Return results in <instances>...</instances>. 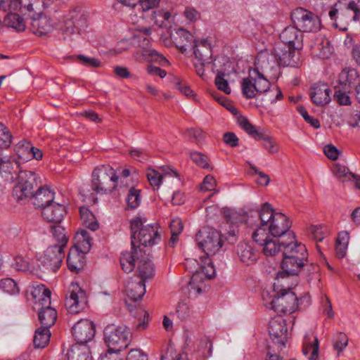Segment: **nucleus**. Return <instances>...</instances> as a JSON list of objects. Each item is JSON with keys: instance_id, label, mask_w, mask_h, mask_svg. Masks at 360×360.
Segmentation results:
<instances>
[{"instance_id": "e2e57ef3", "label": "nucleus", "mask_w": 360, "mask_h": 360, "mask_svg": "<svg viewBox=\"0 0 360 360\" xmlns=\"http://www.w3.org/2000/svg\"><path fill=\"white\" fill-rule=\"evenodd\" d=\"M217 181L211 175H207L200 185V190L203 191H211L215 189Z\"/></svg>"}, {"instance_id": "393cba45", "label": "nucleus", "mask_w": 360, "mask_h": 360, "mask_svg": "<svg viewBox=\"0 0 360 360\" xmlns=\"http://www.w3.org/2000/svg\"><path fill=\"white\" fill-rule=\"evenodd\" d=\"M125 294L127 297L133 302L141 300L146 293L145 282L139 278H131L127 281L125 285Z\"/></svg>"}, {"instance_id": "cd10ccee", "label": "nucleus", "mask_w": 360, "mask_h": 360, "mask_svg": "<svg viewBox=\"0 0 360 360\" xmlns=\"http://www.w3.org/2000/svg\"><path fill=\"white\" fill-rule=\"evenodd\" d=\"M237 254L241 262L246 265H252L255 264L258 257V252L248 243H240L237 246Z\"/></svg>"}, {"instance_id": "603ef678", "label": "nucleus", "mask_w": 360, "mask_h": 360, "mask_svg": "<svg viewBox=\"0 0 360 360\" xmlns=\"http://www.w3.org/2000/svg\"><path fill=\"white\" fill-rule=\"evenodd\" d=\"M191 160L199 167L203 169H212V167L208 162V158L204 154L199 152H191L190 153Z\"/></svg>"}, {"instance_id": "6e6552de", "label": "nucleus", "mask_w": 360, "mask_h": 360, "mask_svg": "<svg viewBox=\"0 0 360 360\" xmlns=\"http://www.w3.org/2000/svg\"><path fill=\"white\" fill-rule=\"evenodd\" d=\"M265 74L267 75L259 65L250 69L249 76L243 79L241 83L242 94L245 98H253L257 94H263L269 89L270 82L265 77Z\"/></svg>"}, {"instance_id": "f03ea898", "label": "nucleus", "mask_w": 360, "mask_h": 360, "mask_svg": "<svg viewBox=\"0 0 360 360\" xmlns=\"http://www.w3.org/2000/svg\"><path fill=\"white\" fill-rule=\"evenodd\" d=\"M295 50L297 49L288 46L276 44L271 54L258 56L255 65H259L262 72L270 77H276L281 65L296 67L299 65V56Z\"/></svg>"}, {"instance_id": "bf43d9fd", "label": "nucleus", "mask_w": 360, "mask_h": 360, "mask_svg": "<svg viewBox=\"0 0 360 360\" xmlns=\"http://www.w3.org/2000/svg\"><path fill=\"white\" fill-rule=\"evenodd\" d=\"M347 344L348 338L346 334L343 333H339L336 336L333 347L335 349H336L338 353H340L344 350V349L347 346Z\"/></svg>"}, {"instance_id": "2f4dec72", "label": "nucleus", "mask_w": 360, "mask_h": 360, "mask_svg": "<svg viewBox=\"0 0 360 360\" xmlns=\"http://www.w3.org/2000/svg\"><path fill=\"white\" fill-rule=\"evenodd\" d=\"M89 348L85 344L73 345L67 352L68 360H91Z\"/></svg>"}, {"instance_id": "774afa93", "label": "nucleus", "mask_w": 360, "mask_h": 360, "mask_svg": "<svg viewBox=\"0 0 360 360\" xmlns=\"http://www.w3.org/2000/svg\"><path fill=\"white\" fill-rule=\"evenodd\" d=\"M126 360H148L147 356L139 349H131Z\"/></svg>"}, {"instance_id": "ddd939ff", "label": "nucleus", "mask_w": 360, "mask_h": 360, "mask_svg": "<svg viewBox=\"0 0 360 360\" xmlns=\"http://www.w3.org/2000/svg\"><path fill=\"white\" fill-rule=\"evenodd\" d=\"M64 257V248L60 245H53L46 248L39 260L47 270L56 272L60 267Z\"/></svg>"}, {"instance_id": "b1692460", "label": "nucleus", "mask_w": 360, "mask_h": 360, "mask_svg": "<svg viewBox=\"0 0 360 360\" xmlns=\"http://www.w3.org/2000/svg\"><path fill=\"white\" fill-rule=\"evenodd\" d=\"M53 23L50 18L45 15L40 14L37 18H32L30 22V31L39 36H45L52 32Z\"/></svg>"}, {"instance_id": "c756f323", "label": "nucleus", "mask_w": 360, "mask_h": 360, "mask_svg": "<svg viewBox=\"0 0 360 360\" xmlns=\"http://www.w3.org/2000/svg\"><path fill=\"white\" fill-rule=\"evenodd\" d=\"M211 256H201L200 257V263L196 260H187L186 262V268H188V265L191 263H197L200 265V270L196 269L193 270L198 271L201 274V277L204 275L207 278H212L215 276V269L213 266V263L212 259L210 258Z\"/></svg>"}, {"instance_id": "2eb2a0df", "label": "nucleus", "mask_w": 360, "mask_h": 360, "mask_svg": "<svg viewBox=\"0 0 360 360\" xmlns=\"http://www.w3.org/2000/svg\"><path fill=\"white\" fill-rule=\"evenodd\" d=\"M69 294L65 300V306L70 313L78 314L87 304L86 292L77 283H72L69 288Z\"/></svg>"}, {"instance_id": "4468645a", "label": "nucleus", "mask_w": 360, "mask_h": 360, "mask_svg": "<svg viewBox=\"0 0 360 360\" xmlns=\"http://www.w3.org/2000/svg\"><path fill=\"white\" fill-rule=\"evenodd\" d=\"M307 260L295 258L294 256L283 255V261L281 263V268L283 271L278 272L276 276V280L277 281V285H283L280 283V280H287L288 281L290 275H297L299 272L304 266H307Z\"/></svg>"}, {"instance_id": "864d4df0", "label": "nucleus", "mask_w": 360, "mask_h": 360, "mask_svg": "<svg viewBox=\"0 0 360 360\" xmlns=\"http://www.w3.org/2000/svg\"><path fill=\"white\" fill-rule=\"evenodd\" d=\"M328 14L330 19L335 22L334 24L338 26L336 24L338 19L340 20H345L342 1H338L334 6L330 8Z\"/></svg>"}, {"instance_id": "58836bf2", "label": "nucleus", "mask_w": 360, "mask_h": 360, "mask_svg": "<svg viewBox=\"0 0 360 360\" xmlns=\"http://www.w3.org/2000/svg\"><path fill=\"white\" fill-rule=\"evenodd\" d=\"M188 288L190 296L193 297L202 293V290L205 288L203 278L201 277L200 273L198 271H194L190 282L188 283Z\"/></svg>"}, {"instance_id": "f3484780", "label": "nucleus", "mask_w": 360, "mask_h": 360, "mask_svg": "<svg viewBox=\"0 0 360 360\" xmlns=\"http://www.w3.org/2000/svg\"><path fill=\"white\" fill-rule=\"evenodd\" d=\"M142 55L143 60L148 63L146 71L149 75L158 76L160 78H164L167 75L165 70L152 64V63H157L162 66L169 65L168 60L163 55L155 50H144Z\"/></svg>"}, {"instance_id": "a878e982", "label": "nucleus", "mask_w": 360, "mask_h": 360, "mask_svg": "<svg viewBox=\"0 0 360 360\" xmlns=\"http://www.w3.org/2000/svg\"><path fill=\"white\" fill-rule=\"evenodd\" d=\"M285 245L283 255L286 256H294L295 258L306 259L307 260V250L304 245L301 243H298L295 239V235H293L292 240H286L285 243H282Z\"/></svg>"}, {"instance_id": "6ab92c4d", "label": "nucleus", "mask_w": 360, "mask_h": 360, "mask_svg": "<svg viewBox=\"0 0 360 360\" xmlns=\"http://www.w3.org/2000/svg\"><path fill=\"white\" fill-rule=\"evenodd\" d=\"M287 332L288 328L283 319L278 317L270 320L269 333L274 342L281 346H285L287 340Z\"/></svg>"}, {"instance_id": "473e14b6", "label": "nucleus", "mask_w": 360, "mask_h": 360, "mask_svg": "<svg viewBox=\"0 0 360 360\" xmlns=\"http://www.w3.org/2000/svg\"><path fill=\"white\" fill-rule=\"evenodd\" d=\"M359 74L356 70L351 68H344L338 76V82L344 89L354 86Z\"/></svg>"}, {"instance_id": "0e129e2a", "label": "nucleus", "mask_w": 360, "mask_h": 360, "mask_svg": "<svg viewBox=\"0 0 360 360\" xmlns=\"http://www.w3.org/2000/svg\"><path fill=\"white\" fill-rule=\"evenodd\" d=\"M224 142L230 147L235 148L239 144V139L233 132H226L223 136Z\"/></svg>"}, {"instance_id": "72a5a7b5", "label": "nucleus", "mask_w": 360, "mask_h": 360, "mask_svg": "<svg viewBox=\"0 0 360 360\" xmlns=\"http://www.w3.org/2000/svg\"><path fill=\"white\" fill-rule=\"evenodd\" d=\"M285 239L271 237L261 245L262 247V252L266 256L270 257L276 255L279 252H283L285 245L282 243H285Z\"/></svg>"}, {"instance_id": "3c124183", "label": "nucleus", "mask_w": 360, "mask_h": 360, "mask_svg": "<svg viewBox=\"0 0 360 360\" xmlns=\"http://www.w3.org/2000/svg\"><path fill=\"white\" fill-rule=\"evenodd\" d=\"M12 142V135L9 129L0 123V149L8 148Z\"/></svg>"}, {"instance_id": "7c9ffc66", "label": "nucleus", "mask_w": 360, "mask_h": 360, "mask_svg": "<svg viewBox=\"0 0 360 360\" xmlns=\"http://www.w3.org/2000/svg\"><path fill=\"white\" fill-rule=\"evenodd\" d=\"M137 259H135V261ZM139 260L138 264V269L139 272V279L146 282L147 279L152 278L155 275V268L151 260L148 257H144L141 254H139Z\"/></svg>"}, {"instance_id": "09e8293b", "label": "nucleus", "mask_w": 360, "mask_h": 360, "mask_svg": "<svg viewBox=\"0 0 360 360\" xmlns=\"http://www.w3.org/2000/svg\"><path fill=\"white\" fill-rule=\"evenodd\" d=\"M342 8L344 9L345 20L350 18L356 19L357 13L360 11L359 4L355 3L354 1L345 4L342 2Z\"/></svg>"}, {"instance_id": "8fccbe9b", "label": "nucleus", "mask_w": 360, "mask_h": 360, "mask_svg": "<svg viewBox=\"0 0 360 360\" xmlns=\"http://www.w3.org/2000/svg\"><path fill=\"white\" fill-rule=\"evenodd\" d=\"M0 289L10 295H15L19 292L17 283L11 278H3L0 281Z\"/></svg>"}, {"instance_id": "423d86ee", "label": "nucleus", "mask_w": 360, "mask_h": 360, "mask_svg": "<svg viewBox=\"0 0 360 360\" xmlns=\"http://www.w3.org/2000/svg\"><path fill=\"white\" fill-rule=\"evenodd\" d=\"M32 296L35 300L38 308V317L41 327L49 329L57 319V311L51 305V291L44 285H37L32 292Z\"/></svg>"}, {"instance_id": "37998d69", "label": "nucleus", "mask_w": 360, "mask_h": 360, "mask_svg": "<svg viewBox=\"0 0 360 360\" xmlns=\"http://www.w3.org/2000/svg\"><path fill=\"white\" fill-rule=\"evenodd\" d=\"M319 340L316 337L314 338L313 342H304L302 353L304 356H308L309 360H316L319 356Z\"/></svg>"}, {"instance_id": "c03bdc74", "label": "nucleus", "mask_w": 360, "mask_h": 360, "mask_svg": "<svg viewBox=\"0 0 360 360\" xmlns=\"http://www.w3.org/2000/svg\"><path fill=\"white\" fill-rule=\"evenodd\" d=\"M252 237L253 240L259 245H263L272 236L268 231L267 226H263L262 223L252 233Z\"/></svg>"}, {"instance_id": "f8f14e48", "label": "nucleus", "mask_w": 360, "mask_h": 360, "mask_svg": "<svg viewBox=\"0 0 360 360\" xmlns=\"http://www.w3.org/2000/svg\"><path fill=\"white\" fill-rule=\"evenodd\" d=\"M237 122L238 125L255 140H263V146L269 153L274 154L278 152L279 147L278 144L269 135L266 129L261 128L257 129L243 116L238 117Z\"/></svg>"}, {"instance_id": "a18cd8bd", "label": "nucleus", "mask_w": 360, "mask_h": 360, "mask_svg": "<svg viewBox=\"0 0 360 360\" xmlns=\"http://www.w3.org/2000/svg\"><path fill=\"white\" fill-rule=\"evenodd\" d=\"M51 231L53 238L58 242L56 245H60L62 248L66 247L68 242V236L65 229L60 225L51 226Z\"/></svg>"}, {"instance_id": "aec40b11", "label": "nucleus", "mask_w": 360, "mask_h": 360, "mask_svg": "<svg viewBox=\"0 0 360 360\" xmlns=\"http://www.w3.org/2000/svg\"><path fill=\"white\" fill-rule=\"evenodd\" d=\"M330 93L331 89L324 82L315 83L310 88V98L313 103L317 106L328 104L331 100Z\"/></svg>"}, {"instance_id": "0eeeda50", "label": "nucleus", "mask_w": 360, "mask_h": 360, "mask_svg": "<svg viewBox=\"0 0 360 360\" xmlns=\"http://www.w3.org/2000/svg\"><path fill=\"white\" fill-rule=\"evenodd\" d=\"M280 284L283 285H277V281L274 283V289L277 291L276 295L272 299L267 307L274 310L277 313L291 314L294 312L298 307V299L292 288L289 286L287 280H280Z\"/></svg>"}, {"instance_id": "f704fd0d", "label": "nucleus", "mask_w": 360, "mask_h": 360, "mask_svg": "<svg viewBox=\"0 0 360 360\" xmlns=\"http://www.w3.org/2000/svg\"><path fill=\"white\" fill-rule=\"evenodd\" d=\"M67 265L70 271L78 273L84 266L83 254L77 250L70 249L67 257Z\"/></svg>"}, {"instance_id": "39448f33", "label": "nucleus", "mask_w": 360, "mask_h": 360, "mask_svg": "<svg viewBox=\"0 0 360 360\" xmlns=\"http://www.w3.org/2000/svg\"><path fill=\"white\" fill-rule=\"evenodd\" d=\"M119 176L110 165L96 166L91 174V189L96 194H108L118 186Z\"/></svg>"}, {"instance_id": "e433bc0d", "label": "nucleus", "mask_w": 360, "mask_h": 360, "mask_svg": "<svg viewBox=\"0 0 360 360\" xmlns=\"http://www.w3.org/2000/svg\"><path fill=\"white\" fill-rule=\"evenodd\" d=\"M91 238L89 233L85 230L77 232L75 236V248L82 254L87 253L91 247Z\"/></svg>"}, {"instance_id": "49530a36", "label": "nucleus", "mask_w": 360, "mask_h": 360, "mask_svg": "<svg viewBox=\"0 0 360 360\" xmlns=\"http://www.w3.org/2000/svg\"><path fill=\"white\" fill-rule=\"evenodd\" d=\"M127 202L128 209L134 210L138 207L141 202V190L131 188L127 195Z\"/></svg>"}, {"instance_id": "5701e85b", "label": "nucleus", "mask_w": 360, "mask_h": 360, "mask_svg": "<svg viewBox=\"0 0 360 360\" xmlns=\"http://www.w3.org/2000/svg\"><path fill=\"white\" fill-rule=\"evenodd\" d=\"M160 171L152 168H148L146 170V176L150 185L154 190L158 189L162 181L166 176L178 177L176 171L167 167H162Z\"/></svg>"}, {"instance_id": "dca6fc26", "label": "nucleus", "mask_w": 360, "mask_h": 360, "mask_svg": "<svg viewBox=\"0 0 360 360\" xmlns=\"http://www.w3.org/2000/svg\"><path fill=\"white\" fill-rule=\"evenodd\" d=\"M21 171L20 162L14 156L0 152V176L5 181L13 182Z\"/></svg>"}, {"instance_id": "1a4fd4ad", "label": "nucleus", "mask_w": 360, "mask_h": 360, "mask_svg": "<svg viewBox=\"0 0 360 360\" xmlns=\"http://www.w3.org/2000/svg\"><path fill=\"white\" fill-rule=\"evenodd\" d=\"M195 240L199 248L204 252V256H214L222 250L223 236L215 229L202 228L196 234Z\"/></svg>"}, {"instance_id": "4d7b16f0", "label": "nucleus", "mask_w": 360, "mask_h": 360, "mask_svg": "<svg viewBox=\"0 0 360 360\" xmlns=\"http://www.w3.org/2000/svg\"><path fill=\"white\" fill-rule=\"evenodd\" d=\"M77 61L81 64L91 68H100L101 66V61L95 58H89L83 55L77 56Z\"/></svg>"}, {"instance_id": "de8ad7c7", "label": "nucleus", "mask_w": 360, "mask_h": 360, "mask_svg": "<svg viewBox=\"0 0 360 360\" xmlns=\"http://www.w3.org/2000/svg\"><path fill=\"white\" fill-rule=\"evenodd\" d=\"M307 233L316 242L322 241L328 235L327 229L321 225L309 226L307 229Z\"/></svg>"}, {"instance_id": "c9c22d12", "label": "nucleus", "mask_w": 360, "mask_h": 360, "mask_svg": "<svg viewBox=\"0 0 360 360\" xmlns=\"http://www.w3.org/2000/svg\"><path fill=\"white\" fill-rule=\"evenodd\" d=\"M0 9L4 11L20 10L21 12L25 11H32L34 10L32 3L23 4L21 0H0Z\"/></svg>"}, {"instance_id": "338daca9", "label": "nucleus", "mask_w": 360, "mask_h": 360, "mask_svg": "<svg viewBox=\"0 0 360 360\" xmlns=\"http://www.w3.org/2000/svg\"><path fill=\"white\" fill-rule=\"evenodd\" d=\"M160 0H138L139 6L143 11H147L154 8Z\"/></svg>"}, {"instance_id": "052dcab7", "label": "nucleus", "mask_w": 360, "mask_h": 360, "mask_svg": "<svg viewBox=\"0 0 360 360\" xmlns=\"http://www.w3.org/2000/svg\"><path fill=\"white\" fill-rule=\"evenodd\" d=\"M334 100L340 105H350L352 104L349 96L342 90H336Z\"/></svg>"}, {"instance_id": "680f3d73", "label": "nucleus", "mask_w": 360, "mask_h": 360, "mask_svg": "<svg viewBox=\"0 0 360 360\" xmlns=\"http://www.w3.org/2000/svg\"><path fill=\"white\" fill-rule=\"evenodd\" d=\"M177 316L181 320H186L190 316V309L185 302H179L176 309Z\"/></svg>"}, {"instance_id": "a19ab883", "label": "nucleus", "mask_w": 360, "mask_h": 360, "mask_svg": "<svg viewBox=\"0 0 360 360\" xmlns=\"http://www.w3.org/2000/svg\"><path fill=\"white\" fill-rule=\"evenodd\" d=\"M31 150H32V143L25 141H20L14 148L18 159L22 162L31 160Z\"/></svg>"}, {"instance_id": "69168bd1", "label": "nucleus", "mask_w": 360, "mask_h": 360, "mask_svg": "<svg viewBox=\"0 0 360 360\" xmlns=\"http://www.w3.org/2000/svg\"><path fill=\"white\" fill-rule=\"evenodd\" d=\"M12 266L17 271H25L29 267V263L21 256H17L14 258Z\"/></svg>"}, {"instance_id": "7ed1b4c3", "label": "nucleus", "mask_w": 360, "mask_h": 360, "mask_svg": "<svg viewBox=\"0 0 360 360\" xmlns=\"http://www.w3.org/2000/svg\"><path fill=\"white\" fill-rule=\"evenodd\" d=\"M103 336L108 349L101 355L100 360H118L119 353L129 346L132 333L126 326L108 324L103 330Z\"/></svg>"}, {"instance_id": "bb28decb", "label": "nucleus", "mask_w": 360, "mask_h": 360, "mask_svg": "<svg viewBox=\"0 0 360 360\" xmlns=\"http://www.w3.org/2000/svg\"><path fill=\"white\" fill-rule=\"evenodd\" d=\"M32 203L37 209H44L54 200V193L46 186H39L31 196Z\"/></svg>"}, {"instance_id": "5fc2aeb1", "label": "nucleus", "mask_w": 360, "mask_h": 360, "mask_svg": "<svg viewBox=\"0 0 360 360\" xmlns=\"http://www.w3.org/2000/svg\"><path fill=\"white\" fill-rule=\"evenodd\" d=\"M333 172L335 176L338 179H345V180H350L353 173L349 171V169L344 165L335 164L333 168Z\"/></svg>"}, {"instance_id": "79ce46f5", "label": "nucleus", "mask_w": 360, "mask_h": 360, "mask_svg": "<svg viewBox=\"0 0 360 360\" xmlns=\"http://www.w3.org/2000/svg\"><path fill=\"white\" fill-rule=\"evenodd\" d=\"M81 219L84 225L91 231L98 229V223L93 213L86 207H82L79 209Z\"/></svg>"}, {"instance_id": "9d476101", "label": "nucleus", "mask_w": 360, "mask_h": 360, "mask_svg": "<svg viewBox=\"0 0 360 360\" xmlns=\"http://www.w3.org/2000/svg\"><path fill=\"white\" fill-rule=\"evenodd\" d=\"M17 178L18 183L13 187V195L18 201L30 198L34 189L41 184L38 174L32 171L22 170Z\"/></svg>"}, {"instance_id": "c85d7f7f", "label": "nucleus", "mask_w": 360, "mask_h": 360, "mask_svg": "<svg viewBox=\"0 0 360 360\" xmlns=\"http://www.w3.org/2000/svg\"><path fill=\"white\" fill-rule=\"evenodd\" d=\"M193 53L196 60L203 61L204 63H212V48L207 39L200 41H195Z\"/></svg>"}, {"instance_id": "9b49d317", "label": "nucleus", "mask_w": 360, "mask_h": 360, "mask_svg": "<svg viewBox=\"0 0 360 360\" xmlns=\"http://www.w3.org/2000/svg\"><path fill=\"white\" fill-rule=\"evenodd\" d=\"M291 20L302 32H317L321 29V20L318 15L302 7L292 11Z\"/></svg>"}, {"instance_id": "f257e3e1", "label": "nucleus", "mask_w": 360, "mask_h": 360, "mask_svg": "<svg viewBox=\"0 0 360 360\" xmlns=\"http://www.w3.org/2000/svg\"><path fill=\"white\" fill-rule=\"evenodd\" d=\"M146 220L139 217L132 219L131 224V252H124L121 255L120 265L123 271L131 272L135 267V259L142 253L139 245L151 247L161 240V229L158 224H145Z\"/></svg>"}, {"instance_id": "412c9836", "label": "nucleus", "mask_w": 360, "mask_h": 360, "mask_svg": "<svg viewBox=\"0 0 360 360\" xmlns=\"http://www.w3.org/2000/svg\"><path fill=\"white\" fill-rule=\"evenodd\" d=\"M280 39L283 46H288L297 50L302 48L303 35L295 25L285 27L280 34Z\"/></svg>"}, {"instance_id": "6e6d98bb", "label": "nucleus", "mask_w": 360, "mask_h": 360, "mask_svg": "<svg viewBox=\"0 0 360 360\" xmlns=\"http://www.w3.org/2000/svg\"><path fill=\"white\" fill-rule=\"evenodd\" d=\"M215 84L218 89L224 91L226 94L231 92V89L229 85L227 80L224 79V73L219 72L215 78Z\"/></svg>"}, {"instance_id": "ea45409f", "label": "nucleus", "mask_w": 360, "mask_h": 360, "mask_svg": "<svg viewBox=\"0 0 360 360\" xmlns=\"http://www.w3.org/2000/svg\"><path fill=\"white\" fill-rule=\"evenodd\" d=\"M51 332L47 327H40L35 330L33 340L34 345L36 348L45 347L50 341Z\"/></svg>"}, {"instance_id": "a211bd4d", "label": "nucleus", "mask_w": 360, "mask_h": 360, "mask_svg": "<svg viewBox=\"0 0 360 360\" xmlns=\"http://www.w3.org/2000/svg\"><path fill=\"white\" fill-rule=\"evenodd\" d=\"M95 333V325L89 319H81L72 328V335L77 342L85 345L94 338Z\"/></svg>"}, {"instance_id": "4be33fe9", "label": "nucleus", "mask_w": 360, "mask_h": 360, "mask_svg": "<svg viewBox=\"0 0 360 360\" xmlns=\"http://www.w3.org/2000/svg\"><path fill=\"white\" fill-rule=\"evenodd\" d=\"M65 214V206L54 201L41 210L42 217L48 222L53 224H60Z\"/></svg>"}, {"instance_id": "4c0bfd02", "label": "nucleus", "mask_w": 360, "mask_h": 360, "mask_svg": "<svg viewBox=\"0 0 360 360\" xmlns=\"http://www.w3.org/2000/svg\"><path fill=\"white\" fill-rule=\"evenodd\" d=\"M4 23L6 27H11L17 32L25 30L26 25L24 19L18 14L10 13L4 19Z\"/></svg>"}, {"instance_id": "13d9d810", "label": "nucleus", "mask_w": 360, "mask_h": 360, "mask_svg": "<svg viewBox=\"0 0 360 360\" xmlns=\"http://www.w3.org/2000/svg\"><path fill=\"white\" fill-rule=\"evenodd\" d=\"M176 33L179 38L178 43L181 44V47L186 46L188 43H191L193 35L186 30L179 28L176 30Z\"/></svg>"}, {"instance_id": "20e7f679", "label": "nucleus", "mask_w": 360, "mask_h": 360, "mask_svg": "<svg viewBox=\"0 0 360 360\" xmlns=\"http://www.w3.org/2000/svg\"><path fill=\"white\" fill-rule=\"evenodd\" d=\"M260 221L267 226L268 231L273 238L285 240L293 239V232L290 231L291 221L284 214L276 212L271 205L265 202L259 212Z\"/></svg>"}]
</instances>
